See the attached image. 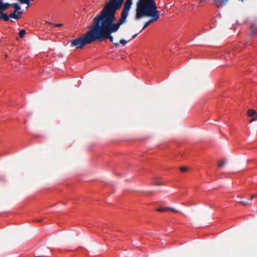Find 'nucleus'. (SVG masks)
<instances>
[{
	"instance_id": "1",
	"label": "nucleus",
	"mask_w": 257,
	"mask_h": 257,
	"mask_svg": "<svg viewBox=\"0 0 257 257\" xmlns=\"http://www.w3.org/2000/svg\"><path fill=\"white\" fill-rule=\"evenodd\" d=\"M114 20L101 13L94 18L92 26L95 41H103L109 39L111 42H113V37L111 34L118 30L110 26Z\"/></svg>"
},
{
	"instance_id": "2",
	"label": "nucleus",
	"mask_w": 257,
	"mask_h": 257,
	"mask_svg": "<svg viewBox=\"0 0 257 257\" xmlns=\"http://www.w3.org/2000/svg\"><path fill=\"white\" fill-rule=\"evenodd\" d=\"M157 9L156 3L154 0H149L148 3H145L143 0H139L137 2L136 19L139 20L145 16L152 17L145 23L140 32L147 28L151 23L159 18V12L157 10Z\"/></svg>"
},
{
	"instance_id": "3",
	"label": "nucleus",
	"mask_w": 257,
	"mask_h": 257,
	"mask_svg": "<svg viewBox=\"0 0 257 257\" xmlns=\"http://www.w3.org/2000/svg\"><path fill=\"white\" fill-rule=\"evenodd\" d=\"M143 1L146 3L149 1V0ZM123 1L124 0H110L106 3L105 6L101 13L114 20L115 13L117 10L121 8ZM132 5V0H126L122 12L128 14Z\"/></svg>"
},
{
	"instance_id": "4",
	"label": "nucleus",
	"mask_w": 257,
	"mask_h": 257,
	"mask_svg": "<svg viewBox=\"0 0 257 257\" xmlns=\"http://www.w3.org/2000/svg\"><path fill=\"white\" fill-rule=\"evenodd\" d=\"M95 42L92 24L90 30L83 36L79 39H76L71 41V46L76 48H82L86 44Z\"/></svg>"
},
{
	"instance_id": "5",
	"label": "nucleus",
	"mask_w": 257,
	"mask_h": 257,
	"mask_svg": "<svg viewBox=\"0 0 257 257\" xmlns=\"http://www.w3.org/2000/svg\"><path fill=\"white\" fill-rule=\"evenodd\" d=\"M128 15V14H127L122 12L121 14V17L118 20V22L116 23H113V22H111L110 26L116 29L117 30H118L120 26L126 21V18Z\"/></svg>"
},
{
	"instance_id": "6",
	"label": "nucleus",
	"mask_w": 257,
	"mask_h": 257,
	"mask_svg": "<svg viewBox=\"0 0 257 257\" xmlns=\"http://www.w3.org/2000/svg\"><path fill=\"white\" fill-rule=\"evenodd\" d=\"M10 6V4L4 3L1 0H0V14H2L3 11L7 10Z\"/></svg>"
},
{
	"instance_id": "7",
	"label": "nucleus",
	"mask_w": 257,
	"mask_h": 257,
	"mask_svg": "<svg viewBox=\"0 0 257 257\" xmlns=\"http://www.w3.org/2000/svg\"><path fill=\"white\" fill-rule=\"evenodd\" d=\"M257 34V27L255 25L252 24L250 27V32L249 35L250 36H253L256 35Z\"/></svg>"
},
{
	"instance_id": "8",
	"label": "nucleus",
	"mask_w": 257,
	"mask_h": 257,
	"mask_svg": "<svg viewBox=\"0 0 257 257\" xmlns=\"http://www.w3.org/2000/svg\"><path fill=\"white\" fill-rule=\"evenodd\" d=\"M10 6L14 8L15 12H18V14L21 15L23 13L22 11H20L21 7L18 4H10Z\"/></svg>"
},
{
	"instance_id": "9",
	"label": "nucleus",
	"mask_w": 257,
	"mask_h": 257,
	"mask_svg": "<svg viewBox=\"0 0 257 257\" xmlns=\"http://www.w3.org/2000/svg\"><path fill=\"white\" fill-rule=\"evenodd\" d=\"M213 1L216 2V6L217 7H221L224 6L228 1V0H213Z\"/></svg>"
},
{
	"instance_id": "10",
	"label": "nucleus",
	"mask_w": 257,
	"mask_h": 257,
	"mask_svg": "<svg viewBox=\"0 0 257 257\" xmlns=\"http://www.w3.org/2000/svg\"><path fill=\"white\" fill-rule=\"evenodd\" d=\"M256 114L257 112L254 109H249L247 111V115L248 116L252 117L255 115Z\"/></svg>"
},
{
	"instance_id": "11",
	"label": "nucleus",
	"mask_w": 257,
	"mask_h": 257,
	"mask_svg": "<svg viewBox=\"0 0 257 257\" xmlns=\"http://www.w3.org/2000/svg\"><path fill=\"white\" fill-rule=\"evenodd\" d=\"M127 43V41L124 39H122L120 40L118 42L114 43V45L115 46H118L120 44L122 45H125Z\"/></svg>"
},
{
	"instance_id": "12",
	"label": "nucleus",
	"mask_w": 257,
	"mask_h": 257,
	"mask_svg": "<svg viewBox=\"0 0 257 257\" xmlns=\"http://www.w3.org/2000/svg\"><path fill=\"white\" fill-rule=\"evenodd\" d=\"M152 184L153 185H157V186H159V185H162V183L161 182H160V181L158 179V178H154Z\"/></svg>"
},
{
	"instance_id": "13",
	"label": "nucleus",
	"mask_w": 257,
	"mask_h": 257,
	"mask_svg": "<svg viewBox=\"0 0 257 257\" xmlns=\"http://www.w3.org/2000/svg\"><path fill=\"white\" fill-rule=\"evenodd\" d=\"M16 12H15L14 11V12L11 13L10 14V15H9L10 18H14V19H15L16 20H18V19H20V17L18 15H16Z\"/></svg>"
},
{
	"instance_id": "14",
	"label": "nucleus",
	"mask_w": 257,
	"mask_h": 257,
	"mask_svg": "<svg viewBox=\"0 0 257 257\" xmlns=\"http://www.w3.org/2000/svg\"><path fill=\"white\" fill-rule=\"evenodd\" d=\"M1 15H2V19L5 21H8L9 20L10 16L7 15V13H4L2 12V14H0Z\"/></svg>"
},
{
	"instance_id": "15",
	"label": "nucleus",
	"mask_w": 257,
	"mask_h": 257,
	"mask_svg": "<svg viewBox=\"0 0 257 257\" xmlns=\"http://www.w3.org/2000/svg\"><path fill=\"white\" fill-rule=\"evenodd\" d=\"M26 34V31L24 29H22V30H20L19 33V37L21 38H23L25 36Z\"/></svg>"
},
{
	"instance_id": "16",
	"label": "nucleus",
	"mask_w": 257,
	"mask_h": 257,
	"mask_svg": "<svg viewBox=\"0 0 257 257\" xmlns=\"http://www.w3.org/2000/svg\"><path fill=\"white\" fill-rule=\"evenodd\" d=\"M169 209V207H161L157 208L156 210L159 212H167Z\"/></svg>"
},
{
	"instance_id": "17",
	"label": "nucleus",
	"mask_w": 257,
	"mask_h": 257,
	"mask_svg": "<svg viewBox=\"0 0 257 257\" xmlns=\"http://www.w3.org/2000/svg\"><path fill=\"white\" fill-rule=\"evenodd\" d=\"M169 211H172V212H175V213H177V212H179L178 210H176L174 208L169 207Z\"/></svg>"
},
{
	"instance_id": "18",
	"label": "nucleus",
	"mask_w": 257,
	"mask_h": 257,
	"mask_svg": "<svg viewBox=\"0 0 257 257\" xmlns=\"http://www.w3.org/2000/svg\"><path fill=\"white\" fill-rule=\"evenodd\" d=\"M187 169H188L187 168L185 167H181L180 168V171L182 172H185V171H187Z\"/></svg>"
},
{
	"instance_id": "19",
	"label": "nucleus",
	"mask_w": 257,
	"mask_h": 257,
	"mask_svg": "<svg viewBox=\"0 0 257 257\" xmlns=\"http://www.w3.org/2000/svg\"><path fill=\"white\" fill-rule=\"evenodd\" d=\"M225 164V162L224 161H221L220 163L218 164V166L219 167H222L224 166Z\"/></svg>"
},
{
	"instance_id": "20",
	"label": "nucleus",
	"mask_w": 257,
	"mask_h": 257,
	"mask_svg": "<svg viewBox=\"0 0 257 257\" xmlns=\"http://www.w3.org/2000/svg\"><path fill=\"white\" fill-rule=\"evenodd\" d=\"M238 203H241L242 204H243L244 206H246V205H247L248 204V203H246V202L242 201H239Z\"/></svg>"
},
{
	"instance_id": "21",
	"label": "nucleus",
	"mask_w": 257,
	"mask_h": 257,
	"mask_svg": "<svg viewBox=\"0 0 257 257\" xmlns=\"http://www.w3.org/2000/svg\"><path fill=\"white\" fill-rule=\"evenodd\" d=\"M256 196H257V195H256V194H254V195H253L252 196H251V197H250V199H249V200H250V201H251V200H252V199L253 198H254L255 197H256Z\"/></svg>"
},
{
	"instance_id": "22",
	"label": "nucleus",
	"mask_w": 257,
	"mask_h": 257,
	"mask_svg": "<svg viewBox=\"0 0 257 257\" xmlns=\"http://www.w3.org/2000/svg\"><path fill=\"white\" fill-rule=\"evenodd\" d=\"M254 116H255V117H254V118H253L252 119V121H256V120H257V114L255 115H254Z\"/></svg>"
},
{
	"instance_id": "23",
	"label": "nucleus",
	"mask_w": 257,
	"mask_h": 257,
	"mask_svg": "<svg viewBox=\"0 0 257 257\" xmlns=\"http://www.w3.org/2000/svg\"><path fill=\"white\" fill-rule=\"evenodd\" d=\"M62 26V24H55V26H56V27H61Z\"/></svg>"
},
{
	"instance_id": "24",
	"label": "nucleus",
	"mask_w": 257,
	"mask_h": 257,
	"mask_svg": "<svg viewBox=\"0 0 257 257\" xmlns=\"http://www.w3.org/2000/svg\"><path fill=\"white\" fill-rule=\"evenodd\" d=\"M137 36V34H134L132 36V39L135 38Z\"/></svg>"
},
{
	"instance_id": "25",
	"label": "nucleus",
	"mask_w": 257,
	"mask_h": 257,
	"mask_svg": "<svg viewBox=\"0 0 257 257\" xmlns=\"http://www.w3.org/2000/svg\"><path fill=\"white\" fill-rule=\"evenodd\" d=\"M203 1H204V0H200V3H202Z\"/></svg>"
},
{
	"instance_id": "26",
	"label": "nucleus",
	"mask_w": 257,
	"mask_h": 257,
	"mask_svg": "<svg viewBox=\"0 0 257 257\" xmlns=\"http://www.w3.org/2000/svg\"><path fill=\"white\" fill-rule=\"evenodd\" d=\"M253 121H252V119L250 120L249 122L250 123H251L252 122H253Z\"/></svg>"
},
{
	"instance_id": "27",
	"label": "nucleus",
	"mask_w": 257,
	"mask_h": 257,
	"mask_svg": "<svg viewBox=\"0 0 257 257\" xmlns=\"http://www.w3.org/2000/svg\"><path fill=\"white\" fill-rule=\"evenodd\" d=\"M41 221V220L38 219V220H37V222H40Z\"/></svg>"
},
{
	"instance_id": "28",
	"label": "nucleus",
	"mask_w": 257,
	"mask_h": 257,
	"mask_svg": "<svg viewBox=\"0 0 257 257\" xmlns=\"http://www.w3.org/2000/svg\"><path fill=\"white\" fill-rule=\"evenodd\" d=\"M2 19V15L0 16V20Z\"/></svg>"
},
{
	"instance_id": "29",
	"label": "nucleus",
	"mask_w": 257,
	"mask_h": 257,
	"mask_svg": "<svg viewBox=\"0 0 257 257\" xmlns=\"http://www.w3.org/2000/svg\"><path fill=\"white\" fill-rule=\"evenodd\" d=\"M102 231H103V232H104L107 233L106 232H105V231L104 230V229H102Z\"/></svg>"
},
{
	"instance_id": "30",
	"label": "nucleus",
	"mask_w": 257,
	"mask_h": 257,
	"mask_svg": "<svg viewBox=\"0 0 257 257\" xmlns=\"http://www.w3.org/2000/svg\"><path fill=\"white\" fill-rule=\"evenodd\" d=\"M239 1H241L242 2H243V0H239Z\"/></svg>"
}]
</instances>
